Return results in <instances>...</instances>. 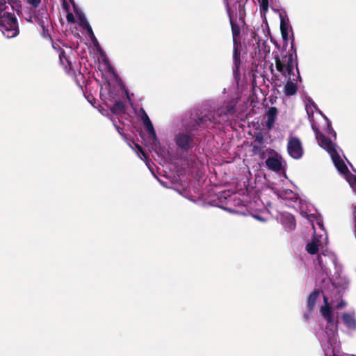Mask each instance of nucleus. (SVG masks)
Segmentation results:
<instances>
[{
  "label": "nucleus",
  "instance_id": "obj_26",
  "mask_svg": "<svg viewBox=\"0 0 356 356\" xmlns=\"http://www.w3.org/2000/svg\"><path fill=\"white\" fill-rule=\"evenodd\" d=\"M280 29H281L283 38L286 39V38L288 36L287 28L285 26V25L284 24V23L282 22H281Z\"/></svg>",
  "mask_w": 356,
  "mask_h": 356
},
{
  "label": "nucleus",
  "instance_id": "obj_27",
  "mask_svg": "<svg viewBox=\"0 0 356 356\" xmlns=\"http://www.w3.org/2000/svg\"><path fill=\"white\" fill-rule=\"evenodd\" d=\"M343 282L341 283L339 281L334 280L333 284L339 285L342 287H345L348 284V280L346 277H343Z\"/></svg>",
  "mask_w": 356,
  "mask_h": 356
},
{
  "label": "nucleus",
  "instance_id": "obj_15",
  "mask_svg": "<svg viewBox=\"0 0 356 356\" xmlns=\"http://www.w3.org/2000/svg\"><path fill=\"white\" fill-rule=\"evenodd\" d=\"M341 321L348 332H356V313L355 310H349L341 314Z\"/></svg>",
  "mask_w": 356,
  "mask_h": 356
},
{
  "label": "nucleus",
  "instance_id": "obj_18",
  "mask_svg": "<svg viewBox=\"0 0 356 356\" xmlns=\"http://www.w3.org/2000/svg\"><path fill=\"white\" fill-rule=\"evenodd\" d=\"M277 195L282 200L290 201L289 203V207H295V205L292 203L296 202L298 200L297 194L289 189H285L280 191Z\"/></svg>",
  "mask_w": 356,
  "mask_h": 356
},
{
  "label": "nucleus",
  "instance_id": "obj_17",
  "mask_svg": "<svg viewBox=\"0 0 356 356\" xmlns=\"http://www.w3.org/2000/svg\"><path fill=\"white\" fill-rule=\"evenodd\" d=\"M277 219L280 221L286 230H292L296 227V222L293 216L289 213H280Z\"/></svg>",
  "mask_w": 356,
  "mask_h": 356
},
{
  "label": "nucleus",
  "instance_id": "obj_16",
  "mask_svg": "<svg viewBox=\"0 0 356 356\" xmlns=\"http://www.w3.org/2000/svg\"><path fill=\"white\" fill-rule=\"evenodd\" d=\"M265 163L268 169L277 172L282 168V158L279 154L274 152L268 156Z\"/></svg>",
  "mask_w": 356,
  "mask_h": 356
},
{
  "label": "nucleus",
  "instance_id": "obj_4",
  "mask_svg": "<svg viewBox=\"0 0 356 356\" xmlns=\"http://www.w3.org/2000/svg\"><path fill=\"white\" fill-rule=\"evenodd\" d=\"M12 10L8 0H0V31L7 38H13L19 33L17 19Z\"/></svg>",
  "mask_w": 356,
  "mask_h": 356
},
{
  "label": "nucleus",
  "instance_id": "obj_22",
  "mask_svg": "<svg viewBox=\"0 0 356 356\" xmlns=\"http://www.w3.org/2000/svg\"><path fill=\"white\" fill-rule=\"evenodd\" d=\"M268 214H269L268 212L266 211V212L262 213L261 214L253 213V214H252V217L259 221L266 222L268 219Z\"/></svg>",
  "mask_w": 356,
  "mask_h": 356
},
{
  "label": "nucleus",
  "instance_id": "obj_31",
  "mask_svg": "<svg viewBox=\"0 0 356 356\" xmlns=\"http://www.w3.org/2000/svg\"><path fill=\"white\" fill-rule=\"evenodd\" d=\"M300 213L303 216H306L307 217V213L303 210V203H302V202L300 200Z\"/></svg>",
  "mask_w": 356,
  "mask_h": 356
},
{
  "label": "nucleus",
  "instance_id": "obj_25",
  "mask_svg": "<svg viewBox=\"0 0 356 356\" xmlns=\"http://www.w3.org/2000/svg\"><path fill=\"white\" fill-rule=\"evenodd\" d=\"M326 120H327V127H326V129L325 130V131L326 134H327L329 135H332L333 136V138L335 139L337 134H336L335 131L333 130V129L332 128L330 122H329L327 119H326Z\"/></svg>",
  "mask_w": 356,
  "mask_h": 356
},
{
  "label": "nucleus",
  "instance_id": "obj_5",
  "mask_svg": "<svg viewBox=\"0 0 356 356\" xmlns=\"http://www.w3.org/2000/svg\"><path fill=\"white\" fill-rule=\"evenodd\" d=\"M321 299L323 300V304L320 306L319 312L321 316L323 318V315L321 313V309L323 308H327L329 311L331 312L336 317L337 321V327H338V313L334 311V309H341L344 307L346 305V303L339 297V300H334L332 299L330 301L328 298L320 291H315L312 292L307 300V307L309 310H312L315 307L317 302L320 301Z\"/></svg>",
  "mask_w": 356,
  "mask_h": 356
},
{
  "label": "nucleus",
  "instance_id": "obj_19",
  "mask_svg": "<svg viewBox=\"0 0 356 356\" xmlns=\"http://www.w3.org/2000/svg\"><path fill=\"white\" fill-rule=\"evenodd\" d=\"M277 114V110L275 107H270L267 113V121L266 122V126L268 129H270L273 128V124L275 121V118Z\"/></svg>",
  "mask_w": 356,
  "mask_h": 356
},
{
  "label": "nucleus",
  "instance_id": "obj_32",
  "mask_svg": "<svg viewBox=\"0 0 356 356\" xmlns=\"http://www.w3.org/2000/svg\"><path fill=\"white\" fill-rule=\"evenodd\" d=\"M311 311H312V310H309V313H307V314H304V318H305L306 321H308V320L310 318V317H311V316H312Z\"/></svg>",
  "mask_w": 356,
  "mask_h": 356
},
{
  "label": "nucleus",
  "instance_id": "obj_10",
  "mask_svg": "<svg viewBox=\"0 0 356 356\" xmlns=\"http://www.w3.org/2000/svg\"><path fill=\"white\" fill-rule=\"evenodd\" d=\"M237 101L236 99H232L225 107L218 109L216 113L211 118H209L208 120L213 123H221L226 121L227 115L235 112V105Z\"/></svg>",
  "mask_w": 356,
  "mask_h": 356
},
{
  "label": "nucleus",
  "instance_id": "obj_1",
  "mask_svg": "<svg viewBox=\"0 0 356 356\" xmlns=\"http://www.w3.org/2000/svg\"><path fill=\"white\" fill-rule=\"evenodd\" d=\"M318 227L321 229V233L315 232L312 241L306 245V250L311 254H314L321 251L318 256V264L323 273L327 277H329L331 273V268H334L338 272L339 267L337 266L336 255L327 250H324L327 244V235L323 229V224L318 222Z\"/></svg>",
  "mask_w": 356,
  "mask_h": 356
},
{
  "label": "nucleus",
  "instance_id": "obj_7",
  "mask_svg": "<svg viewBox=\"0 0 356 356\" xmlns=\"http://www.w3.org/2000/svg\"><path fill=\"white\" fill-rule=\"evenodd\" d=\"M248 46L252 48V57L257 60H264L267 54L270 53V47L266 41L261 40L255 33H252V39L249 42Z\"/></svg>",
  "mask_w": 356,
  "mask_h": 356
},
{
  "label": "nucleus",
  "instance_id": "obj_3",
  "mask_svg": "<svg viewBox=\"0 0 356 356\" xmlns=\"http://www.w3.org/2000/svg\"><path fill=\"white\" fill-rule=\"evenodd\" d=\"M275 67L277 70L288 79L284 86V94L287 96L296 94L298 90L296 82L300 79V74L297 61L293 55L290 54L281 58L276 56Z\"/></svg>",
  "mask_w": 356,
  "mask_h": 356
},
{
  "label": "nucleus",
  "instance_id": "obj_12",
  "mask_svg": "<svg viewBox=\"0 0 356 356\" xmlns=\"http://www.w3.org/2000/svg\"><path fill=\"white\" fill-rule=\"evenodd\" d=\"M141 120L149 134V139L152 145V148L156 149L159 144L156 134L149 116L143 109H141Z\"/></svg>",
  "mask_w": 356,
  "mask_h": 356
},
{
  "label": "nucleus",
  "instance_id": "obj_29",
  "mask_svg": "<svg viewBox=\"0 0 356 356\" xmlns=\"http://www.w3.org/2000/svg\"><path fill=\"white\" fill-rule=\"evenodd\" d=\"M236 1L238 3V11H239V15H240V17H241L243 15V6L241 2H239V0H236Z\"/></svg>",
  "mask_w": 356,
  "mask_h": 356
},
{
  "label": "nucleus",
  "instance_id": "obj_30",
  "mask_svg": "<svg viewBox=\"0 0 356 356\" xmlns=\"http://www.w3.org/2000/svg\"><path fill=\"white\" fill-rule=\"evenodd\" d=\"M29 3L34 7H38L41 0H28Z\"/></svg>",
  "mask_w": 356,
  "mask_h": 356
},
{
  "label": "nucleus",
  "instance_id": "obj_11",
  "mask_svg": "<svg viewBox=\"0 0 356 356\" xmlns=\"http://www.w3.org/2000/svg\"><path fill=\"white\" fill-rule=\"evenodd\" d=\"M287 152L291 157L294 159H300L303 155V147L300 140L290 136L288 139Z\"/></svg>",
  "mask_w": 356,
  "mask_h": 356
},
{
  "label": "nucleus",
  "instance_id": "obj_28",
  "mask_svg": "<svg viewBox=\"0 0 356 356\" xmlns=\"http://www.w3.org/2000/svg\"><path fill=\"white\" fill-rule=\"evenodd\" d=\"M179 194L181 195H182L183 197H184L185 198H187L191 201H194L190 196H189V192L186 190V189H184L182 191H179Z\"/></svg>",
  "mask_w": 356,
  "mask_h": 356
},
{
  "label": "nucleus",
  "instance_id": "obj_8",
  "mask_svg": "<svg viewBox=\"0 0 356 356\" xmlns=\"http://www.w3.org/2000/svg\"><path fill=\"white\" fill-rule=\"evenodd\" d=\"M124 91L119 83H104L101 88L100 95L106 104L124 97Z\"/></svg>",
  "mask_w": 356,
  "mask_h": 356
},
{
  "label": "nucleus",
  "instance_id": "obj_2",
  "mask_svg": "<svg viewBox=\"0 0 356 356\" xmlns=\"http://www.w3.org/2000/svg\"><path fill=\"white\" fill-rule=\"evenodd\" d=\"M312 127L315 132L318 145L330 155L332 160L339 172L342 175L350 186L356 190V176L353 175L340 156V148L329 138L321 134L312 123Z\"/></svg>",
  "mask_w": 356,
  "mask_h": 356
},
{
  "label": "nucleus",
  "instance_id": "obj_24",
  "mask_svg": "<svg viewBox=\"0 0 356 356\" xmlns=\"http://www.w3.org/2000/svg\"><path fill=\"white\" fill-rule=\"evenodd\" d=\"M59 60H60V64L65 67V68H67V65L66 63H68V60L66 58L65 56V54H64V51L63 50H61L60 52H59Z\"/></svg>",
  "mask_w": 356,
  "mask_h": 356
},
{
  "label": "nucleus",
  "instance_id": "obj_23",
  "mask_svg": "<svg viewBox=\"0 0 356 356\" xmlns=\"http://www.w3.org/2000/svg\"><path fill=\"white\" fill-rule=\"evenodd\" d=\"M261 15H265L268 10V0H258Z\"/></svg>",
  "mask_w": 356,
  "mask_h": 356
},
{
  "label": "nucleus",
  "instance_id": "obj_6",
  "mask_svg": "<svg viewBox=\"0 0 356 356\" xmlns=\"http://www.w3.org/2000/svg\"><path fill=\"white\" fill-rule=\"evenodd\" d=\"M74 6V13H75V15L72 13H67V19L68 22H73L75 21V17H76L77 19V21H78V23L79 24V25L85 30H86L87 31V34L88 35V37L90 38L93 45L95 46V47L101 52V54H102V59L106 66V67L108 68H110L111 66H110V64L107 60V58H106V56L103 54V53L102 52V49L100 48V46L98 43V41L96 39L93 32H92V28L91 26H90V24H88L87 19H86L84 15L81 12L79 11L76 7H75V5L74 4L73 5Z\"/></svg>",
  "mask_w": 356,
  "mask_h": 356
},
{
  "label": "nucleus",
  "instance_id": "obj_13",
  "mask_svg": "<svg viewBox=\"0 0 356 356\" xmlns=\"http://www.w3.org/2000/svg\"><path fill=\"white\" fill-rule=\"evenodd\" d=\"M34 19L42 29V37L44 38H50L49 28L51 25V22L48 13L44 10L39 11L34 17Z\"/></svg>",
  "mask_w": 356,
  "mask_h": 356
},
{
  "label": "nucleus",
  "instance_id": "obj_34",
  "mask_svg": "<svg viewBox=\"0 0 356 356\" xmlns=\"http://www.w3.org/2000/svg\"><path fill=\"white\" fill-rule=\"evenodd\" d=\"M207 117H206L203 120H204V122H206V121L207 120Z\"/></svg>",
  "mask_w": 356,
  "mask_h": 356
},
{
  "label": "nucleus",
  "instance_id": "obj_9",
  "mask_svg": "<svg viewBox=\"0 0 356 356\" xmlns=\"http://www.w3.org/2000/svg\"><path fill=\"white\" fill-rule=\"evenodd\" d=\"M227 13L229 16V20L232 25V34H233V49H234V63L235 65V67L236 69L238 68L239 63H240V52L238 51V48L240 47V44L237 42V35L239 33V28L234 24L233 22V16H234V10L230 8V3L232 0H227Z\"/></svg>",
  "mask_w": 356,
  "mask_h": 356
},
{
  "label": "nucleus",
  "instance_id": "obj_21",
  "mask_svg": "<svg viewBox=\"0 0 356 356\" xmlns=\"http://www.w3.org/2000/svg\"><path fill=\"white\" fill-rule=\"evenodd\" d=\"M136 147H137L138 151L140 152V153L141 154V155H139V157L141 159L145 161L147 166L152 172V165L153 164L152 162L151 161H149L147 159L146 154L143 151V149H141V147L139 145H137Z\"/></svg>",
  "mask_w": 356,
  "mask_h": 356
},
{
  "label": "nucleus",
  "instance_id": "obj_14",
  "mask_svg": "<svg viewBox=\"0 0 356 356\" xmlns=\"http://www.w3.org/2000/svg\"><path fill=\"white\" fill-rule=\"evenodd\" d=\"M176 145L183 151H187L193 147V136L190 133L179 132L175 136Z\"/></svg>",
  "mask_w": 356,
  "mask_h": 356
},
{
  "label": "nucleus",
  "instance_id": "obj_33",
  "mask_svg": "<svg viewBox=\"0 0 356 356\" xmlns=\"http://www.w3.org/2000/svg\"><path fill=\"white\" fill-rule=\"evenodd\" d=\"M223 93L225 94L226 93V89L225 88L224 90H223Z\"/></svg>",
  "mask_w": 356,
  "mask_h": 356
},
{
  "label": "nucleus",
  "instance_id": "obj_20",
  "mask_svg": "<svg viewBox=\"0 0 356 356\" xmlns=\"http://www.w3.org/2000/svg\"><path fill=\"white\" fill-rule=\"evenodd\" d=\"M108 105H113L111 108V111L114 114H120L124 113L125 106L124 103L121 101V99H117V101H113L109 103Z\"/></svg>",
  "mask_w": 356,
  "mask_h": 356
}]
</instances>
